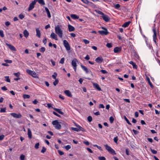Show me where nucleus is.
Wrapping results in <instances>:
<instances>
[{
	"instance_id": "f257e3e1",
	"label": "nucleus",
	"mask_w": 160,
	"mask_h": 160,
	"mask_svg": "<svg viewBox=\"0 0 160 160\" xmlns=\"http://www.w3.org/2000/svg\"><path fill=\"white\" fill-rule=\"evenodd\" d=\"M55 30L56 33L60 38H62L63 35V31L59 26L57 25L55 27Z\"/></svg>"
},
{
	"instance_id": "f03ea898",
	"label": "nucleus",
	"mask_w": 160,
	"mask_h": 160,
	"mask_svg": "<svg viewBox=\"0 0 160 160\" xmlns=\"http://www.w3.org/2000/svg\"><path fill=\"white\" fill-rule=\"evenodd\" d=\"M106 149L111 154L115 155L116 154L115 151L110 146L107 144H105L104 145Z\"/></svg>"
},
{
	"instance_id": "7ed1b4c3",
	"label": "nucleus",
	"mask_w": 160,
	"mask_h": 160,
	"mask_svg": "<svg viewBox=\"0 0 160 160\" xmlns=\"http://www.w3.org/2000/svg\"><path fill=\"white\" fill-rule=\"evenodd\" d=\"M52 124L54 126L56 129H59L61 128V125L58 120H56L53 121L52 122Z\"/></svg>"
},
{
	"instance_id": "20e7f679",
	"label": "nucleus",
	"mask_w": 160,
	"mask_h": 160,
	"mask_svg": "<svg viewBox=\"0 0 160 160\" xmlns=\"http://www.w3.org/2000/svg\"><path fill=\"white\" fill-rule=\"evenodd\" d=\"M78 62V60L77 59L74 58L72 61L71 62L72 65L73 67V68L75 72L76 71L77 67V63Z\"/></svg>"
},
{
	"instance_id": "39448f33",
	"label": "nucleus",
	"mask_w": 160,
	"mask_h": 160,
	"mask_svg": "<svg viewBox=\"0 0 160 160\" xmlns=\"http://www.w3.org/2000/svg\"><path fill=\"white\" fill-rule=\"evenodd\" d=\"M63 44L64 46L67 50L68 51L70 50V45L66 40H63Z\"/></svg>"
},
{
	"instance_id": "423d86ee",
	"label": "nucleus",
	"mask_w": 160,
	"mask_h": 160,
	"mask_svg": "<svg viewBox=\"0 0 160 160\" xmlns=\"http://www.w3.org/2000/svg\"><path fill=\"white\" fill-rule=\"evenodd\" d=\"M102 29H104L103 30L99 31H98L99 33L102 35H107L108 32L107 30V29L106 28L103 27L102 28Z\"/></svg>"
},
{
	"instance_id": "0eeeda50",
	"label": "nucleus",
	"mask_w": 160,
	"mask_h": 160,
	"mask_svg": "<svg viewBox=\"0 0 160 160\" xmlns=\"http://www.w3.org/2000/svg\"><path fill=\"white\" fill-rule=\"evenodd\" d=\"M152 31L153 33V39L154 42L156 43V39H157V32L156 29L155 28H153L152 29Z\"/></svg>"
},
{
	"instance_id": "6e6552de",
	"label": "nucleus",
	"mask_w": 160,
	"mask_h": 160,
	"mask_svg": "<svg viewBox=\"0 0 160 160\" xmlns=\"http://www.w3.org/2000/svg\"><path fill=\"white\" fill-rule=\"evenodd\" d=\"M36 3L34 1L32 2L29 4V7L28 8V11H30L32 10L34 7V6Z\"/></svg>"
},
{
	"instance_id": "1a4fd4ad",
	"label": "nucleus",
	"mask_w": 160,
	"mask_h": 160,
	"mask_svg": "<svg viewBox=\"0 0 160 160\" xmlns=\"http://www.w3.org/2000/svg\"><path fill=\"white\" fill-rule=\"evenodd\" d=\"M11 115L15 118H20L22 117V115L20 113L17 114L15 113H10Z\"/></svg>"
},
{
	"instance_id": "9d476101",
	"label": "nucleus",
	"mask_w": 160,
	"mask_h": 160,
	"mask_svg": "<svg viewBox=\"0 0 160 160\" xmlns=\"http://www.w3.org/2000/svg\"><path fill=\"white\" fill-rule=\"evenodd\" d=\"M102 17L103 19L106 22H108L109 20V18L108 16L104 13L102 16Z\"/></svg>"
},
{
	"instance_id": "9b49d317",
	"label": "nucleus",
	"mask_w": 160,
	"mask_h": 160,
	"mask_svg": "<svg viewBox=\"0 0 160 160\" xmlns=\"http://www.w3.org/2000/svg\"><path fill=\"white\" fill-rule=\"evenodd\" d=\"M50 37L53 39H55L56 40H58L57 36L53 32H52L50 35Z\"/></svg>"
},
{
	"instance_id": "f8f14e48",
	"label": "nucleus",
	"mask_w": 160,
	"mask_h": 160,
	"mask_svg": "<svg viewBox=\"0 0 160 160\" xmlns=\"http://www.w3.org/2000/svg\"><path fill=\"white\" fill-rule=\"evenodd\" d=\"M6 44L9 47V48L11 50L14 51H16V48L13 46L7 43H6Z\"/></svg>"
},
{
	"instance_id": "ddd939ff",
	"label": "nucleus",
	"mask_w": 160,
	"mask_h": 160,
	"mask_svg": "<svg viewBox=\"0 0 160 160\" xmlns=\"http://www.w3.org/2000/svg\"><path fill=\"white\" fill-rule=\"evenodd\" d=\"M64 93L66 95L69 97H71L72 96V95L71 92L68 90H66L64 91Z\"/></svg>"
},
{
	"instance_id": "4468645a",
	"label": "nucleus",
	"mask_w": 160,
	"mask_h": 160,
	"mask_svg": "<svg viewBox=\"0 0 160 160\" xmlns=\"http://www.w3.org/2000/svg\"><path fill=\"white\" fill-rule=\"evenodd\" d=\"M81 67L83 70L86 72V73H88L89 72V71L86 66L81 64Z\"/></svg>"
},
{
	"instance_id": "2eb2a0df",
	"label": "nucleus",
	"mask_w": 160,
	"mask_h": 160,
	"mask_svg": "<svg viewBox=\"0 0 160 160\" xmlns=\"http://www.w3.org/2000/svg\"><path fill=\"white\" fill-rule=\"evenodd\" d=\"M103 59L101 57H98L95 59V61L98 63H100L102 62Z\"/></svg>"
},
{
	"instance_id": "dca6fc26",
	"label": "nucleus",
	"mask_w": 160,
	"mask_h": 160,
	"mask_svg": "<svg viewBox=\"0 0 160 160\" xmlns=\"http://www.w3.org/2000/svg\"><path fill=\"white\" fill-rule=\"evenodd\" d=\"M93 86L94 88L97 89L98 90L100 91L101 90V88L99 86V85L97 83H93Z\"/></svg>"
},
{
	"instance_id": "f3484780",
	"label": "nucleus",
	"mask_w": 160,
	"mask_h": 160,
	"mask_svg": "<svg viewBox=\"0 0 160 160\" xmlns=\"http://www.w3.org/2000/svg\"><path fill=\"white\" fill-rule=\"evenodd\" d=\"M68 30L70 32L73 31L75 30V28L70 24L68 25Z\"/></svg>"
},
{
	"instance_id": "a211bd4d",
	"label": "nucleus",
	"mask_w": 160,
	"mask_h": 160,
	"mask_svg": "<svg viewBox=\"0 0 160 160\" xmlns=\"http://www.w3.org/2000/svg\"><path fill=\"white\" fill-rule=\"evenodd\" d=\"M36 35L39 38H40L41 37V32L40 30L38 28H36Z\"/></svg>"
},
{
	"instance_id": "6ab92c4d",
	"label": "nucleus",
	"mask_w": 160,
	"mask_h": 160,
	"mask_svg": "<svg viewBox=\"0 0 160 160\" xmlns=\"http://www.w3.org/2000/svg\"><path fill=\"white\" fill-rule=\"evenodd\" d=\"M35 2H38L41 5H44L45 4V3L44 0H34Z\"/></svg>"
},
{
	"instance_id": "aec40b11",
	"label": "nucleus",
	"mask_w": 160,
	"mask_h": 160,
	"mask_svg": "<svg viewBox=\"0 0 160 160\" xmlns=\"http://www.w3.org/2000/svg\"><path fill=\"white\" fill-rule=\"evenodd\" d=\"M121 49L119 47H116L114 49V52L115 53H117L121 51Z\"/></svg>"
},
{
	"instance_id": "412c9836",
	"label": "nucleus",
	"mask_w": 160,
	"mask_h": 160,
	"mask_svg": "<svg viewBox=\"0 0 160 160\" xmlns=\"http://www.w3.org/2000/svg\"><path fill=\"white\" fill-rule=\"evenodd\" d=\"M23 33L24 34V36L26 38H27L28 37L29 33L28 31L26 29L24 31Z\"/></svg>"
},
{
	"instance_id": "4be33fe9",
	"label": "nucleus",
	"mask_w": 160,
	"mask_h": 160,
	"mask_svg": "<svg viewBox=\"0 0 160 160\" xmlns=\"http://www.w3.org/2000/svg\"><path fill=\"white\" fill-rule=\"evenodd\" d=\"M45 10L47 12L48 17L49 18H51V16L50 13L49 11V9H48V8H47L45 7Z\"/></svg>"
},
{
	"instance_id": "5701e85b",
	"label": "nucleus",
	"mask_w": 160,
	"mask_h": 160,
	"mask_svg": "<svg viewBox=\"0 0 160 160\" xmlns=\"http://www.w3.org/2000/svg\"><path fill=\"white\" fill-rule=\"evenodd\" d=\"M146 80L148 81V83L149 84V85H150V87L151 88H153V86L152 83H151V82H150V79L149 78V77H146Z\"/></svg>"
},
{
	"instance_id": "b1692460",
	"label": "nucleus",
	"mask_w": 160,
	"mask_h": 160,
	"mask_svg": "<svg viewBox=\"0 0 160 160\" xmlns=\"http://www.w3.org/2000/svg\"><path fill=\"white\" fill-rule=\"evenodd\" d=\"M130 22V21L127 22H125L122 25V27L124 28H126L128 27L129 25Z\"/></svg>"
},
{
	"instance_id": "393cba45",
	"label": "nucleus",
	"mask_w": 160,
	"mask_h": 160,
	"mask_svg": "<svg viewBox=\"0 0 160 160\" xmlns=\"http://www.w3.org/2000/svg\"><path fill=\"white\" fill-rule=\"evenodd\" d=\"M30 75H31L32 77L35 78H37L38 77L36 73L34 71H32Z\"/></svg>"
},
{
	"instance_id": "a878e982",
	"label": "nucleus",
	"mask_w": 160,
	"mask_h": 160,
	"mask_svg": "<svg viewBox=\"0 0 160 160\" xmlns=\"http://www.w3.org/2000/svg\"><path fill=\"white\" fill-rule=\"evenodd\" d=\"M54 110H55L56 112H58V113L61 114H64L63 112L61 111L60 109H58L56 108H54Z\"/></svg>"
},
{
	"instance_id": "bb28decb",
	"label": "nucleus",
	"mask_w": 160,
	"mask_h": 160,
	"mask_svg": "<svg viewBox=\"0 0 160 160\" xmlns=\"http://www.w3.org/2000/svg\"><path fill=\"white\" fill-rule=\"evenodd\" d=\"M71 17L74 19H78L79 18V16L75 14H72L71 15Z\"/></svg>"
},
{
	"instance_id": "cd10ccee",
	"label": "nucleus",
	"mask_w": 160,
	"mask_h": 160,
	"mask_svg": "<svg viewBox=\"0 0 160 160\" xmlns=\"http://www.w3.org/2000/svg\"><path fill=\"white\" fill-rule=\"evenodd\" d=\"M28 137L29 138H32V134L31 131H28Z\"/></svg>"
},
{
	"instance_id": "c85d7f7f",
	"label": "nucleus",
	"mask_w": 160,
	"mask_h": 160,
	"mask_svg": "<svg viewBox=\"0 0 160 160\" xmlns=\"http://www.w3.org/2000/svg\"><path fill=\"white\" fill-rule=\"evenodd\" d=\"M5 81H6L8 82H10V80L9 76H5Z\"/></svg>"
},
{
	"instance_id": "c756f323",
	"label": "nucleus",
	"mask_w": 160,
	"mask_h": 160,
	"mask_svg": "<svg viewBox=\"0 0 160 160\" xmlns=\"http://www.w3.org/2000/svg\"><path fill=\"white\" fill-rule=\"evenodd\" d=\"M77 127H78V128H79L78 129L77 128H72V130H82V127H80L79 126H77Z\"/></svg>"
},
{
	"instance_id": "7c9ffc66",
	"label": "nucleus",
	"mask_w": 160,
	"mask_h": 160,
	"mask_svg": "<svg viewBox=\"0 0 160 160\" xmlns=\"http://www.w3.org/2000/svg\"><path fill=\"white\" fill-rule=\"evenodd\" d=\"M67 150H68L69 149H70L71 148V146L69 145H67L64 147Z\"/></svg>"
},
{
	"instance_id": "2f4dec72",
	"label": "nucleus",
	"mask_w": 160,
	"mask_h": 160,
	"mask_svg": "<svg viewBox=\"0 0 160 160\" xmlns=\"http://www.w3.org/2000/svg\"><path fill=\"white\" fill-rule=\"evenodd\" d=\"M23 98L24 99L29 98H30V96L28 95L24 94L23 95Z\"/></svg>"
},
{
	"instance_id": "473e14b6",
	"label": "nucleus",
	"mask_w": 160,
	"mask_h": 160,
	"mask_svg": "<svg viewBox=\"0 0 160 160\" xmlns=\"http://www.w3.org/2000/svg\"><path fill=\"white\" fill-rule=\"evenodd\" d=\"M57 76V74L56 72H54L53 75H52V77L53 79H56V77Z\"/></svg>"
},
{
	"instance_id": "72a5a7b5",
	"label": "nucleus",
	"mask_w": 160,
	"mask_h": 160,
	"mask_svg": "<svg viewBox=\"0 0 160 160\" xmlns=\"http://www.w3.org/2000/svg\"><path fill=\"white\" fill-rule=\"evenodd\" d=\"M82 41L85 44H88L90 42L89 40L85 39H83Z\"/></svg>"
},
{
	"instance_id": "f704fd0d",
	"label": "nucleus",
	"mask_w": 160,
	"mask_h": 160,
	"mask_svg": "<svg viewBox=\"0 0 160 160\" xmlns=\"http://www.w3.org/2000/svg\"><path fill=\"white\" fill-rule=\"evenodd\" d=\"M124 119L125 120L127 123L129 125H131V123L129 122V120L128 119V118H126V117L125 116L124 117Z\"/></svg>"
},
{
	"instance_id": "c9c22d12",
	"label": "nucleus",
	"mask_w": 160,
	"mask_h": 160,
	"mask_svg": "<svg viewBox=\"0 0 160 160\" xmlns=\"http://www.w3.org/2000/svg\"><path fill=\"white\" fill-rule=\"evenodd\" d=\"M99 160H106V158L103 156H100L98 158Z\"/></svg>"
},
{
	"instance_id": "e433bc0d",
	"label": "nucleus",
	"mask_w": 160,
	"mask_h": 160,
	"mask_svg": "<svg viewBox=\"0 0 160 160\" xmlns=\"http://www.w3.org/2000/svg\"><path fill=\"white\" fill-rule=\"evenodd\" d=\"M46 149L44 147H43L42 148V149L41 151V152L42 153H44L46 151Z\"/></svg>"
},
{
	"instance_id": "4c0bfd02",
	"label": "nucleus",
	"mask_w": 160,
	"mask_h": 160,
	"mask_svg": "<svg viewBox=\"0 0 160 160\" xmlns=\"http://www.w3.org/2000/svg\"><path fill=\"white\" fill-rule=\"evenodd\" d=\"M106 46L109 48H110L112 47V44L111 43H108L107 44Z\"/></svg>"
},
{
	"instance_id": "58836bf2",
	"label": "nucleus",
	"mask_w": 160,
	"mask_h": 160,
	"mask_svg": "<svg viewBox=\"0 0 160 160\" xmlns=\"http://www.w3.org/2000/svg\"><path fill=\"white\" fill-rule=\"evenodd\" d=\"M64 60L65 58H62L59 62V63L62 64H63L64 62Z\"/></svg>"
},
{
	"instance_id": "ea45409f",
	"label": "nucleus",
	"mask_w": 160,
	"mask_h": 160,
	"mask_svg": "<svg viewBox=\"0 0 160 160\" xmlns=\"http://www.w3.org/2000/svg\"><path fill=\"white\" fill-rule=\"evenodd\" d=\"M4 61L7 63H11L12 62V61L11 60L6 59L4 60Z\"/></svg>"
},
{
	"instance_id": "a19ab883",
	"label": "nucleus",
	"mask_w": 160,
	"mask_h": 160,
	"mask_svg": "<svg viewBox=\"0 0 160 160\" xmlns=\"http://www.w3.org/2000/svg\"><path fill=\"white\" fill-rule=\"evenodd\" d=\"M58 79H55V81L53 83L54 86H56L58 83Z\"/></svg>"
},
{
	"instance_id": "79ce46f5",
	"label": "nucleus",
	"mask_w": 160,
	"mask_h": 160,
	"mask_svg": "<svg viewBox=\"0 0 160 160\" xmlns=\"http://www.w3.org/2000/svg\"><path fill=\"white\" fill-rule=\"evenodd\" d=\"M96 11L97 13L101 15L102 16L104 14L102 12L100 11L96 10Z\"/></svg>"
},
{
	"instance_id": "37998d69",
	"label": "nucleus",
	"mask_w": 160,
	"mask_h": 160,
	"mask_svg": "<svg viewBox=\"0 0 160 160\" xmlns=\"http://www.w3.org/2000/svg\"><path fill=\"white\" fill-rule=\"evenodd\" d=\"M109 121L111 123H112L114 121V118L112 117H111L109 118Z\"/></svg>"
},
{
	"instance_id": "c03bdc74",
	"label": "nucleus",
	"mask_w": 160,
	"mask_h": 160,
	"mask_svg": "<svg viewBox=\"0 0 160 160\" xmlns=\"http://www.w3.org/2000/svg\"><path fill=\"white\" fill-rule=\"evenodd\" d=\"M39 143H37L35 144L34 147L36 149H38L39 148Z\"/></svg>"
},
{
	"instance_id": "a18cd8bd",
	"label": "nucleus",
	"mask_w": 160,
	"mask_h": 160,
	"mask_svg": "<svg viewBox=\"0 0 160 160\" xmlns=\"http://www.w3.org/2000/svg\"><path fill=\"white\" fill-rule=\"evenodd\" d=\"M21 160H24L25 159V156L23 154L21 155L20 156Z\"/></svg>"
},
{
	"instance_id": "49530a36",
	"label": "nucleus",
	"mask_w": 160,
	"mask_h": 160,
	"mask_svg": "<svg viewBox=\"0 0 160 160\" xmlns=\"http://www.w3.org/2000/svg\"><path fill=\"white\" fill-rule=\"evenodd\" d=\"M45 48L44 47H42L41 48L40 50V51L41 52H43L45 51Z\"/></svg>"
},
{
	"instance_id": "de8ad7c7",
	"label": "nucleus",
	"mask_w": 160,
	"mask_h": 160,
	"mask_svg": "<svg viewBox=\"0 0 160 160\" xmlns=\"http://www.w3.org/2000/svg\"><path fill=\"white\" fill-rule=\"evenodd\" d=\"M151 151L154 154H156L157 153V151L154 149H151Z\"/></svg>"
},
{
	"instance_id": "09e8293b",
	"label": "nucleus",
	"mask_w": 160,
	"mask_h": 160,
	"mask_svg": "<svg viewBox=\"0 0 160 160\" xmlns=\"http://www.w3.org/2000/svg\"><path fill=\"white\" fill-rule=\"evenodd\" d=\"M88 120L89 122H90L92 120V118L91 116H89L88 118Z\"/></svg>"
},
{
	"instance_id": "8fccbe9b",
	"label": "nucleus",
	"mask_w": 160,
	"mask_h": 160,
	"mask_svg": "<svg viewBox=\"0 0 160 160\" xmlns=\"http://www.w3.org/2000/svg\"><path fill=\"white\" fill-rule=\"evenodd\" d=\"M13 74L16 77H18L20 76V73L19 72H18L17 73H14Z\"/></svg>"
},
{
	"instance_id": "3c124183",
	"label": "nucleus",
	"mask_w": 160,
	"mask_h": 160,
	"mask_svg": "<svg viewBox=\"0 0 160 160\" xmlns=\"http://www.w3.org/2000/svg\"><path fill=\"white\" fill-rule=\"evenodd\" d=\"M0 35L2 37H3L4 36L3 31L1 30H0Z\"/></svg>"
},
{
	"instance_id": "603ef678",
	"label": "nucleus",
	"mask_w": 160,
	"mask_h": 160,
	"mask_svg": "<svg viewBox=\"0 0 160 160\" xmlns=\"http://www.w3.org/2000/svg\"><path fill=\"white\" fill-rule=\"evenodd\" d=\"M120 7V5L119 4H117L115 5V8L116 9H118Z\"/></svg>"
},
{
	"instance_id": "864d4df0",
	"label": "nucleus",
	"mask_w": 160,
	"mask_h": 160,
	"mask_svg": "<svg viewBox=\"0 0 160 160\" xmlns=\"http://www.w3.org/2000/svg\"><path fill=\"white\" fill-rule=\"evenodd\" d=\"M58 151L60 155H62L64 154V153L62 151H61L60 150H58Z\"/></svg>"
},
{
	"instance_id": "5fc2aeb1",
	"label": "nucleus",
	"mask_w": 160,
	"mask_h": 160,
	"mask_svg": "<svg viewBox=\"0 0 160 160\" xmlns=\"http://www.w3.org/2000/svg\"><path fill=\"white\" fill-rule=\"evenodd\" d=\"M33 71H31L30 70H29V69H27V70H26V72H27L28 74H29V75H31V73H32V72Z\"/></svg>"
},
{
	"instance_id": "6e6d98bb",
	"label": "nucleus",
	"mask_w": 160,
	"mask_h": 160,
	"mask_svg": "<svg viewBox=\"0 0 160 160\" xmlns=\"http://www.w3.org/2000/svg\"><path fill=\"white\" fill-rule=\"evenodd\" d=\"M93 146L95 147H97L99 149L102 150L101 147L100 146H98L96 144H94L93 145Z\"/></svg>"
},
{
	"instance_id": "4d7b16f0",
	"label": "nucleus",
	"mask_w": 160,
	"mask_h": 160,
	"mask_svg": "<svg viewBox=\"0 0 160 160\" xmlns=\"http://www.w3.org/2000/svg\"><path fill=\"white\" fill-rule=\"evenodd\" d=\"M6 109L5 108H1L0 110V112H6Z\"/></svg>"
},
{
	"instance_id": "13d9d810",
	"label": "nucleus",
	"mask_w": 160,
	"mask_h": 160,
	"mask_svg": "<svg viewBox=\"0 0 160 160\" xmlns=\"http://www.w3.org/2000/svg\"><path fill=\"white\" fill-rule=\"evenodd\" d=\"M132 65V66H133V68H135V69H137V68L138 66L135 63H134Z\"/></svg>"
},
{
	"instance_id": "bf43d9fd",
	"label": "nucleus",
	"mask_w": 160,
	"mask_h": 160,
	"mask_svg": "<svg viewBox=\"0 0 160 160\" xmlns=\"http://www.w3.org/2000/svg\"><path fill=\"white\" fill-rule=\"evenodd\" d=\"M19 17L20 18L22 19L24 17V16L23 15H22V14H20L19 15Z\"/></svg>"
},
{
	"instance_id": "052dcab7",
	"label": "nucleus",
	"mask_w": 160,
	"mask_h": 160,
	"mask_svg": "<svg viewBox=\"0 0 160 160\" xmlns=\"http://www.w3.org/2000/svg\"><path fill=\"white\" fill-rule=\"evenodd\" d=\"M118 140V138L117 137H115L113 139V140H114V142L116 143H117V142Z\"/></svg>"
},
{
	"instance_id": "680f3d73",
	"label": "nucleus",
	"mask_w": 160,
	"mask_h": 160,
	"mask_svg": "<svg viewBox=\"0 0 160 160\" xmlns=\"http://www.w3.org/2000/svg\"><path fill=\"white\" fill-rule=\"evenodd\" d=\"M42 42L44 44H46L47 42V39L46 38H45L43 40Z\"/></svg>"
},
{
	"instance_id": "e2e57ef3",
	"label": "nucleus",
	"mask_w": 160,
	"mask_h": 160,
	"mask_svg": "<svg viewBox=\"0 0 160 160\" xmlns=\"http://www.w3.org/2000/svg\"><path fill=\"white\" fill-rule=\"evenodd\" d=\"M99 108H104V105L103 104H99Z\"/></svg>"
},
{
	"instance_id": "0e129e2a",
	"label": "nucleus",
	"mask_w": 160,
	"mask_h": 160,
	"mask_svg": "<svg viewBox=\"0 0 160 160\" xmlns=\"http://www.w3.org/2000/svg\"><path fill=\"white\" fill-rule=\"evenodd\" d=\"M4 138V135H1L0 136V141L2 140Z\"/></svg>"
},
{
	"instance_id": "69168bd1",
	"label": "nucleus",
	"mask_w": 160,
	"mask_h": 160,
	"mask_svg": "<svg viewBox=\"0 0 160 160\" xmlns=\"http://www.w3.org/2000/svg\"><path fill=\"white\" fill-rule=\"evenodd\" d=\"M51 61L53 66H54L55 65V62L52 59H51Z\"/></svg>"
},
{
	"instance_id": "338daca9",
	"label": "nucleus",
	"mask_w": 160,
	"mask_h": 160,
	"mask_svg": "<svg viewBox=\"0 0 160 160\" xmlns=\"http://www.w3.org/2000/svg\"><path fill=\"white\" fill-rule=\"evenodd\" d=\"M87 149L91 153H93V152L92 151V150L91 149H90V148H87Z\"/></svg>"
},
{
	"instance_id": "774afa93",
	"label": "nucleus",
	"mask_w": 160,
	"mask_h": 160,
	"mask_svg": "<svg viewBox=\"0 0 160 160\" xmlns=\"http://www.w3.org/2000/svg\"><path fill=\"white\" fill-rule=\"evenodd\" d=\"M101 72L103 74H105L107 73V72L106 71L104 70H101Z\"/></svg>"
}]
</instances>
